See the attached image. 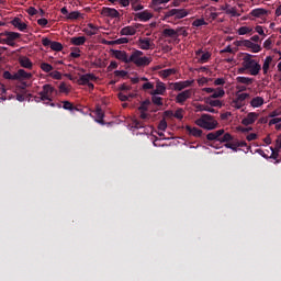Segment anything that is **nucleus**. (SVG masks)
I'll use <instances>...</instances> for the list:
<instances>
[{
	"mask_svg": "<svg viewBox=\"0 0 281 281\" xmlns=\"http://www.w3.org/2000/svg\"><path fill=\"white\" fill-rule=\"evenodd\" d=\"M54 93H58V90L50 83H45L42 87V90L38 92V95H43L44 100L52 102L54 99Z\"/></svg>",
	"mask_w": 281,
	"mask_h": 281,
	"instance_id": "39448f33",
	"label": "nucleus"
},
{
	"mask_svg": "<svg viewBox=\"0 0 281 281\" xmlns=\"http://www.w3.org/2000/svg\"><path fill=\"white\" fill-rule=\"evenodd\" d=\"M216 142H220L221 144L228 143L233 140L232 134L226 133L224 130H217L214 132Z\"/></svg>",
	"mask_w": 281,
	"mask_h": 281,
	"instance_id": "6e6552de",
	"label": "nucleus"
},
{
	"mask_svg": "<svg viewBox=\"0 0 281 281\" xmlns=\"http://www.w3.org/2000/svg\"><path fill=\"white\" fill-rule=\"evenodd\" d=\"M155 89V85L154 82L147 81L143 85V90L147 91V90H154Z\"/></svg>",
	"mask_w": 281,
	"mask_h": 281,
	"instance_id": "09e8293b",
	"label": "nucleus"
},
{
	"mask_svg": "<svg viewBox=\"0 0 281 281\" xmlns=\"http://www.w3.org/2000/svg\"><path fill=\"white\" fill-rule=\"evenodd\" d=\"M101 14L105 18H111V19L120 18L119 11L114 8H109V7H103L101 10Z\"/></svg>",
	"mask_w": 281,
	"mask_h": 281,
	"instance_id": "ddd939ff",
	"label": "nucleus"
},
{
	"mask_svg": "<svg viewBox=\"0 0 281 281\" xmlns=\"http://www.w3.org/2000/svg\"><path fill=\"white\" fill-rule=\"evenodd\" d=\"M2 77L5 80H16V74L12 75V72H10V70H4L3 74H2Z\"/></svg>",
	"mask_w": 281,
	"mask_h": 281,
	"instance_id": "a19ab883",
	"label": "nucleus"
},
{
	"mask_svg": "<svg viewBox=\"0 0 281 281\" xmlns=\"http://www.w3.org/2000/svg\"><path fill=\"white\" fill-rule=\"evenodd\" d=\"M176 33H177V38H178L179 36L188 37V35H189V33H188L186 26H178V27L176 29Z\"/></svg>",
	"mask_w": 281,
	"mask_h": 281,
	"instance_id": "4c0bfd02",
	"label": "nucleus"
},
{
	"mask_svg": "<svg viewBox=\"0 0 281 281\" xmlns=\"http://www.w3.org/2000/svg\"><path fill=\"white\" fill-rule=\"evenodd\" d=\"M195 124L206 131H214L217 128L218 123L214 116L207 113H203L201 117L196 119Z\"/></svg>",
	"mask_w": 281,
	"mask_h": 281,
	"instance_id": "7ed1b4c3",
	"label": "nucleus"
},
{
	"mask_svg": "<svg viewBox=\"0 0 281 281\" xmlns=\"http://www.w3.org/2000/svg\"><path fill=\"white\" fill-rule=\"evenodd\" d=\"M186 130L190 136L200 138L203 135L202 130H199V127H191V125H187Z\"/></svg>",
	"mask_w": 281,
	"mask_h": 281,
	"instance_id": "412c9836",
	"label": "nucleus"
},
{
	"mask_svg": "<svg viewBox=\"0 0 281 281\" xmlns=\"http://www.w3.org/2000/svg\"><path fill=\"white\" fill-rule=\"evenodd\" d=\"M11 23L20 32H25V30H27V24L22 22L20 18H14Z\"/></svg>",
	"mask_w": 281,
	"mask_h": 281,
	"instance_id": "aec40b11",
	"label": "nucleus"
},
{
	"mask_svg": "<svg viewBox=\"0 0 281 281\" xmlns=\"http://www.w3.org/2000/svg\"><path fill=\"white\" fill-rule=\"evenodd\" d=\"M145 124L143 123V121H133V127L136 128V130H139V128H144Z\"/></svg>",
	"mask_w": 281,
	"mask_h": 281,
	"instance_id": "4d7b16f0",
	"label": "nucleus"
},
{
	"mask_svg": "<svg viewBox=\"0 0 281 281\" xmlns=\"http://www.w3.org/2000/svg\"><path fill=\"white\" fill-rule=\"evenodd\" d=\"M204 25H207V22L204 21V19H195L193 22H192V26L194 27H201V26H204Z\"/></svg>",
	"mask_w": 281,
	"mask_h": 281,
	"instance_id": "79ce46f5",
	"label": "nucleus"
},
{
	"mask_svg": "<svg viewBox=\"0 0 281 281\" xmlns=\"http://www.w3.org/2000/svg\"><path fill=\"white\" fill-rule=\"evenodd\" d=\"M162 37L177 40V32H176L175 29H164L162 30Z\"/></svg>",
	"mask_w": 281,
	"mask_h": 281,
	"instance_id": "a878e982",
	"label": "nucleus"
},
{
	"mask_svg": "<svg viewBox=\"0 0 281 281\" xmlns=\"http://www.w3.org/2000/svg\"><path fill=\"white\" fill-rule=\"evenodd\" d=\"M171 0H151V4H153V7H159L161 4H167Z\"/></svg>",
	"mask_w": 281,
	"mask_h": 281,
	"instance_id": "3c124183",
	"label": "nucleus"
},
{
	"mask_svg": "<svg viewBox=\"0 0 281 281\" xmlns=\"http://www.w3.org/2000/svg\"><path fill=\"white\" fill-rule=\"evenodd\" d=\"M63 109L67 111H74L76 108L72 105L70 101H63Z\"/></svg>",
	"mask_w": 281,
	"mask_h": 281,
	"instance_id": "c03bdc74",
	"label": "nucleus"
},
{
	"mask_svg": "<svg viewBox=\"0 0 281 281\" xmlns=\"http://www.w3.org/2000/svg\"><path fill=\"white\" fill-rule=\"evenodd\" d=\"M138 46L142 50L150 49V47H151L150 38L149 37L139 38Z\"/></svg>",
	"mask_w": 281,
	"mask_h": 281,
	"instance_id": "b1692460",
	"label": "nucleus"
},
{
	"mask_svg": "<svg viewBox=\"0 0 281 281\" xmlns=\"http://www.w3.org/2000/svg\"><path fill=\"white\" fill-rule=\"evenodd\" d=\"M273 57L267 56L262 66L263 75L267 76L270 69V65L272 64Z\"/></svg>",
	"mask_w": 281,
	"mask_h": 281,
	"instance_id": "c756f323",
	"label": "nucleus"
},
{
	"mask_svg": "<svg viewBox=\"0 0 281 281\" xmlns=\"http://www.w3.org/2000/svg\"><path fill=\"white\" fill-rule=\"evenodd\" d=\"M176 72H177L176 68H167V69L161 70L160 75L162 78L166 79L172 75H176Z\"/></svg>",
	"mask_w": 281,
	"mask_h": 281,
	"instance_id": "f704fd0d",
	"label": "nucleus"
},
{
	"mask_svg": "<svg viewBox=\"0 0 281 281\" xmlns=\"http://www.w3.org/2000/svg\"><path fill=\"white\" fill-rule=\"evenodd\" d=\"M40 68L42 69V71H44L45 74H52V71H54V66L49 63L46 61H42L40 64Z\"/></svg>",
	"mask_w": 281,
	"mask_h": 281,
	"instance_id": "7c9ffc66",
	"label": "nucleus"
},
{
	"mask_svg": "<svg viewBox=\"0 0 281 281\" xmlns=\"http://www.w3.org/2000/svg\"><path fill=\"white\" fill-rule=\"evenodd\" d=\"M151 102L153 104L157 105V106H162L164 105V98L156 95V94H151Z\"/></svg>",
	"mask_w": 281,
	"mask_h": 281,
	"instance_id": "e433bc0d",
	"label": "nucleus"
},
{
	"mask_svg": "<svg viewBox=\"0 0 281 281\" xmlns=\"http://www.w3.org/2000/svg\"><path fill=\"white\" fill-rule=\"evenodd\" d=\"M166 90H167V88H166L165 83L162 81L158 80L157 85H156V89L150 90L149 94L150 95H165Z\"/></svg>",
	"mask_w": 281,
	"mask_h": 281,
	"instance_id": "4468645a",
	"label": "nucleus"
},
{
	"mask_svg": "<svg viewBox=\"0 0 281 281\" xmlns=\"http://www.w3.org/2000/svg\"><path fill=\"white\" fill-rule=\"evenodd\" d=\"M225 95V91L222 87H218L216 90L213 91L211 94V99H218Z\"/></svg>",
	"mask_w": 281,
	"mask_h": 281,
	"instance_id": "72a5a7b5",
	"label": "nucleus"
},
{
	"mask_svg": "<svg viewBox=\"0 0 281 281\" xmlns=\"http://www.w3.org/2000/svg\"><path fill=\"white\" fill-rule=\"evenodd\" d=\"M151 63V58L144 56V52L134 49L130 56L128 64H134L136 67H147Z\"/></svg>",
	"mask_w": 281,
	"mask_h": 281,
	"instance_id": "f03ea898",
	"label": "nucleus"
},
{
	"mask_svg": "<svg viewBox=\"0 0 281 281\" xmlns=\"http://www.w3.org/2000/svg\"><path fill=\"white\" fill-rule=\"evenodd\" d=\"M0 44L8 45V36H7L5 32L0 33Z\"/></svg>",
	"mask_w": 281,
	"mask_h": 281,
	"instance_id": "13d9d810",
	"label": "nucleus"
},
{
	"mask_svg": "<svg viewBox=\"0 0 281 281\" xmlns=\"http://www.w3.org/2000/svg\"><path fill=\"white\" fill-rule=\"evenodd\" d=\"M94 115H95V122L98 124H101L102 126L105 125L103 117H104V112L102 111V109L100 106H98L94 111Z\"/></svg>",
	"mask_w": 281,
	"mask_h": 281,
	"instance_id": "393cba45",
	"label": "nucleus"
},
{
	"mask_svg": "<svg viewBox=\"0 0 281 281\" xmlns=\"http://www.w3.org/2000/svg\"><path fill=\"white\" fill-rule=\"evenodd\" d=\"M176 16V9H171L165 13V20Z\"/></svg>",
	"mask_w": 281,
	"mask_h": 281,
	"instance_id": "0e129e2a",
	"label": "nucleus"
},
{
	"mask_svg": "<svg viewBox=\"0 0 281 281\" xmlns=\"http://www.w3.org/2000/svg\"><path fill=\"white\" fill-rule=\"evenodd\" d=\"M117 67H119V64L115 60H112L108 66V71L111 72L113 69H116Z\"/></svg>",
	"mask_w": 281,
	"mask_h": 281,
	"instance_id": "69168bd1",
	"label": "nucleus"
},
{
	"mask_svg": "<svg viewBox=\"0 0 281 281\" xmlns=\"http://www.w3.org/2000/svg\"><path fill=\"white\" fill-rule=\"evenodd\" d=\"M4 35H7V45L14 47V41L21 38V33L12 31H4Z\"/></svg>",
	"mask_w": 281,
	"mask_h": 281,
	"instance_id": "f8f14e48",
	"label": "nucleus"
},
{
	"mask_svg": "<svg viewBox=\"0 0 281 281\" xmlns=\"http://www.w3.org/2000/svg\"><path fill=\"white\" fill-rule=\"evenodd\" d=\"M258 113L257 112H249L247 114V116H245L241 121V124L245 125V126H249V125H252L256 120L258 119Z\"/></svg>",
	"mask_w": 281,
	"mask_h": 281,
	"instance_id": "2eb2a0df",
	"label": "nucleus"
},
{
	"mask_svg": "<svg viewBox=\"0 0 281 281\" xmlns=\"http://www.w3.org/2000/svg\"><path fill=\"white\" fill-rule=\"evenodd\" d=\"M173 116L178 120H182L183 119V109L179 108L175 113Z\"/></svg>",
	"mask_w": 281,
	"mask_h": 281,
	"instance_id": "6e6d98bb",
	"label": "nucleus"
},
{
	"mask_svg": "<svg viewBox=\"0 0 281 281\" xmlns=\"http://www.w3.org/2000/svg\"><path fill=\"white\" fill-rule=\"evenodd\" d=\"M52 43H53V41L52 40H49L48 37H43L42 38V45L44 46V47H52Z\"/></svg>",
	"mask_w": 281,
	"mask_h": 281,
	"instance_id": "bf43d9fd",
	"label": "nucleus"
},
{
	"mask_svg": "<svg viewBox=\"0 0 281 281\" xmlns=\"http://www.w3.org/2000/svg\"><path fill=\"white\" fill-rule=\"evenodd\" d=\"M59 92L60 93H66V94L69 92V88L67 87L66 82H60Z\"/></svg>",
	"mask_w": 281,
	"mask_h": 281,
	"instance_id": "864d4df0",
	"label": "nucleus"
},
{
	"mask_svg": "<svg viewBox=\"0 0 281 281\" xmlns=\"http://www.w3.org/2000/svg\"><path fill=\"white\" fill-rule=\"evenodd\" d=\"M207 103L213 106V108H222V102L221 100L216 99V100H210L207 101Z\"/></svg>",
	"mask_w": 281,
	"mask_h": 281,
	"instance_id": "8fccbe9b",
	"label": "nucleus"
},
{
	"mask_svg": "<svg viewBox=\"0 0 281 281\" xmlns=\"http://www.w3.org/2000/svg\"><path fill=\"white\" fill-rule=\"evenodd\" d=\"M49 77L55 79V80H60L61 79V74L58 70H54L49 72Z\"/></svg>",
	"mask_w": 281,
	"mask_h": 281,
	"instance_id": "de8ad7c7",
	"label": "nucleus"
},
{
	"mask_svg": "<svg viewBox=\"0 0 281 281\" xmlns=\"http://www.w3.org/2000/svg\"><path fill=\"white\" fill-rule=\"evenodd\" d=\"M97 77L94 76V74H85L81 75L79 78L80 85L86 86L88 82L90 81H95Z\"/></svg>",
	"mask_w": 281,
	"mask_h": 281,
	"instance_id": "5701e85b",
	"label": "nucleus"
},
{
	"mask_svg": "<svg viewBox=\"0 0 281 281\" xmlns=\"http://www.w3.org/2000/svg\"><path fill=\"white\" fill-rule=\"evenodd\" d=\"M211 58V53L210 52H205L202 54L201 58H200V63L201 64H205L209 61V59Z\"/></svg>",
	"mask_w": 281,
	"mask_h": 281,
	"instance_id": "49530a36",
	"label": "nucleus"
},
{
	"mask_svg": "<svg viewBox=\"0 0 281 281\" xmlns=\"http://www.w3.org/2000/svg\"><path fill=\"white\" fill-rule=\"evenodd\" d=\"M254 57L252 54L245 53L241 66L249 70L250 76H258L261 70V65L254 59Z\"/></svg>",
	"mask_w": 281,
	"mask_h": 281,
	"instance_id": "f257e3e1",
	"label": "nucleus"
},
{
	"mask_svg": "<svg viewBox=\"0 0 281 281\" xmlns=\"http://www.w3.org/2000/svg\"><path fill=\"white\" fill-rule=\"evenodd\" d=\"M48 23H49V21L45 18H41V19L37 20V24L42 27L47 26Z\"/></svg>",
	"mask_w": 281,
	"mask_h": 281,
	"instance_id": "052dcab7",
	"label": "nucleus"
},
{
	"mask_svg": "<svg viewBox=\"0 0 281 281\" xmlns=\"http://www.w3.org/2000/svg\"><path fill=\"white\" fill-rule=\"evenodd\" d=\"M83 32H85L88 36L97 35V33H98V26L93 25L92 23H89V24H88V27L83 29Z\"/></svg>",
	"mask_w": 281,
	"mask_h": 281,
	"instance_id": "c85d7f7f",
	"label": "nucleus"
},
{
	"mask_svg": "<svg viewBox=\"0 0 281 281\" xmlns=\"http://www.w3.org/2000/svg\"><path fill=\"white\" fill-rule=\"evenodd\" d=\"M225 147L228 149H232L235 153L238 151V145H237V142L234 140V136H233V140H228V143H225Z\"/></svg>",
	"mask_w": 281,
	"mask_h": 281,
	"instance_id": "c9c22d12",
	"label": "nucleus"
},
{
	"mask_svg": "<svg viewBox=\"0 0 281 281\" xmlns=\"http://www.w3.org/2000/svg\"><path fill=\"white\" fill-rule=\"evenodd\" d=\"M189 15V12L186 9H176L175 19L181 20Z\"/></svg>",
	"mask_w": 281,
	"mask_h": 281,
	"instance_id": "473e14b6",
	"label": "nucleus"
},
{
	"mask_svg": "<svg viewBox=\"0 0 281 281\" xmlns=\"http://www.w3.org/2000/svg\"><path fill=\"white\" fill-rule=\"evenodd\" d=\"M153 18V13L149 12L148 10H144L142 12H136L134 13V21H140V22H148L149 20H151Z\"/></svg>",
	"mask_w": 281,
	"mask_h": 281,
	"instance_id": "9b49d317",
	"label": "nucleus"
},
{
	"mask_svg": "<svg viewBox=\"0 0 281 281\" xmlns=\"http://www.w3.org/2000/svg\"><path fill=\"white\" fill-rule=\"evenodd\" d=\"M15 80H30L32 79V72H27L25 69H19L15 72Z\"/></svg>",
	"mask_w": 281,
	"mask_h": 281,
	"instance_id": "6ab92c4d",
	"label": "nucleus"
},
{
	"mask_svg": "<svg viewBox=\"0 0 281 281\" xmlns=\"http://www.w3.org/2000/svg\"><path fill=\"white\" fill-rule=\"evenodd\" d=\"M191 97H192V89H186L176 95V103L183 105L186 101L191 99Z\"/></svg>",
	"mask_w": 281,
	"mask_h": 281,
	"instance_id": "1a4fd4ad",
	"label": "nucleus"
},
{
	"mask_svg": "<svg viewBox=\"0 0 281 281\" xmlns=\"http://www.w3.org/2000/svg\"><path fill=\"white\" fill-rule=\"evenodd\" d=\"M194 83V80H183V81H176V82H170V87L175 91H182L189 87H191Z\"/></svg>",
	"mask_w": 281,
	"mask_h": 281,
	"instance_id": "0eeeda50",
	"label": "nucleus"
},
{
	"mask_svg": "<svg viewBox=\"0 0 281 281\" xmlns=\"http://www.w3.org/2000/svg\"><path fill=\"white\" fill-rule=\"evenodd\" d=\"M19 63H20L21 67L25 68V69H32V67L34 66V64L27 56H20Z\"/></svg>",
	"mask_w": 281,
	"mask_h": 281,
	"instance_id": "4be33fe9",
	"label": "nucleus"
},
{
	"mask_svg": "<svg viewBox=\"0 0 281 281\" xmlns=\"http://www.w3.org/2000/svg\"><path fill=\"white\" fill-rule=\"evenodd\" d=\"M237 97L233 100L232 102V106L237 109V110H240L241 108L245 106L246 104V100L249 99L250 94L247 93V92H243V93H238L236 94Z\"/></svg>",
	"mask_w": 281,
	"mask_h": 281,
	"instance_id": "423d86ee",
	"label": "nucleus"
},
{
	"mask_svg": "<svg viewBox=\"0 0 281 281\" xmlns=\"http://www.w3.org/2000/svg\"><path fill=\"white\" fill-rule=\"evenodd\" d=\"M251 31H252V29H250L248 26H240L239 30H238V34L240 36H243V35L251 33Z\"/></svg>",
	"mask_w": 281,
	"mask_h": 281,
	"instance_id": "a18cd8bd",
	"label": "nucleus"
},
{
	"mask_svg": "<svg viewBox=\"0 0 281 281\" xmlns=\"http://www.w3.org/2000/svg\"><path fill=\"white\" fill-rule=\"evenodd\" d=\"M158 130L165 132L167 130V122L165 121V119H162V121H160L159 125H158Z\"/></svg>",
	"mask_w": 281,
	"mask_h": 281,
	"instance_id": "338daca9",
	"label": "nucleus"
},
{
	"mask_svg": "<svg viewBox=\"0 0 281 281\" xmlns=\"http://www.w3.org/2000/svg\"><path fill=\"white\" fill-rule=\"evenodd\" d=\"M113 56L117 59L121 60L124 64H130V56L126 54L125 50H120V49H115L113 52Z\"/></svg>",
	"mask_w": 281,
	"mask_h": 281,
	"instance_id": "f3484780",
	"label": "nucleus"
},
{
	"mask_svg": "<svg viewBox=\"0 0 281 281\" xmlns=\"http://www.w3.org/2000/svg\"><path fill=\"white\" fill-rule=\"evenodd\" d=\"M263 103H265V99L262 97L258 95V97L252 98L250 105L252 108H260L263 105Z\"/></svg>",
	"mask_w": 281,
	"mask_h": 281,
	"instance_id": "2f4dec72",
	"label": "nucleus"
},
{
	"mask_svg": "<svg viewBox=\"0 0 281 281\" xmlns=\"http://www.w3.org/2000/svg\"><path fill=\"white\" fill-rule=\"evenodd\" d=\"M234 45L236 47H245L247 49H250V52L254 54H258L262 50L260 44H256L251 42V40H237L234 42Z\"/></svg>",
	"mask_w": 281,
	"mask_h": 281,
	"instance_id": "20e7f679",
	"label": "nucleus"
},
{
	"mask_svg": "<svg viewBox=\"0 0 281 281\" xmlns=\"http://www.w3.org/2000/svg\"><path fill=\"white\" fill-rule=\"evenodd\" d=\"M140 26V24H136V26L127 25L121 29L120 34L122 36H134L136 34V29Z\"/></svg>",
	"mask_w": 281,
	"mask_h": 281,
	"instance_id": "dca6fc26",
	"label": "nucleus"
},
{
	"mask_svg": "<svg viewBox=\"0 0 281 281\" xmlns=\"http://www.w3.org/2000/svg\"><path fill=\"white\" fill-rule=\"evenodd\" d=\"M226 13L231 14L233 18H239L240 16V14L236 11L235 8L227 9Z\"/></svg>",
	"mask_w": 281,
	"mask_h": 281,
	"instance_id": "5fc2aeb1",
	"label": "nucleus"
},
{
	"mask_svg": "<svg viewBox=\"0 0 281 281\" xmlns=\"http://www.w3.org/2000/svg\"><path fill=\"white\" fill-rule=\"evenodd\" d=\"M274 149H276L277 151H280V150H281V134H280V136H278V139L276 140V147H274Z\"/></svg>",
	"mask_w": 281,
	"mask_h": 281,
	"instance_id": "774afa93",
	"label": "nucleus"
},
{
	"mask_svg": "<svg viewBox=\"0 0 281 281\" xmlns=\"http://www.w3.org/2000/svg\"><path fill=\"white\" fill-rule=\"evenodd\" d=\"M87 38L85 36H72L70 43L75 46H82L86 43Z\"/></svg>",
	"mask_w": 281,
	"mask_h": 281,
	"instance_id": "cd10ccee",
	"label": "nucleus"
},
{
	"mask_svg": "<svg viewBox=\"0 0 281 281\" xmlns=\"http://www.w3.org/2000/svg\"><path fill=\"white\" fill-rule=\"evenodd\" d=\"M268 14H269V11L263 8H256L254 10H251V12L249 13V15L257 18V19H262L263 16H266Z\"/></svg>",
	"mask_w": 281,
	"mask_h": 281,
	"instance_id": "a211bd4d",
	"label": "nucleus"
},
{
	"mask_svg": "<svg viewBox=\"0 0 281 281\" xmlns=\"http://www.w3.org/2000/svg\"><path fill=\"white\" fill-rule=\"evenodd\" d=\"M60 13L65 15L64 19L67 21H76L81 16V13L79 11H71L69 13L66 7H63L60 9Z\"/></svg>",
	"mask_w": 281,
	"mask_h": 281,
	"instance_id": "9d476101",
	"label": "nucleus"
},
{
	"mask_svg": "<svg viewBox=\"0 0 281 281\" xmlns=\"http://www.w3.org/2000/svg\"><path fill=\"white\" fill-rule=\"evenodd\" d=\"M237 83L251 86L254 83V78L245 77V76H238L236 77Z\"/></svg>",
	"mask_w": 281,
	"mask_h": 281,
	"instance_id": "bb28decb",
	"label": "nucleus"
},
{
	"mask_svg": "<svg viewBox=\"0 0 281 281\" xmlns=\"http://www.w3.org/2000/svg\"><path fill=\"white\" fill-rule=\"evenodd\" d=\"M271 46H272V40L269 37L263 43V47L267 49V50H270L271 49Z\"/></svg>",
	"mask_w": 281,
	"mask_h": 281,
	"instance_id": "680f3d73",
	"label": "nucleus"
},
{
	"mask_svg": "<svg viewBox=\"0 0 281 281\" xmlns=\"http://www.w3.org/2000/svg\"><path fill=\"white\" fill-rule=\"evenodd\" d=\"M151 104L150 100L149 99H146L144 101H142L140 105L138 106V110L140 112H147L148 110V106Z\"/></svg>",
	"mask_w": 281,
	"mask_h": 281,
	"instance_id": "58836bf2",
	"label": "nucleus"
},
{
	"mask_svg": "<svg viewBox=\"0 0 281 281\" xmlns=\"http://www.w3.org/2000/svg\"><path fill=\"white\" fill-rule=\"evenodd\" d=\"M50 49L54 50V52H61L63 50V45H61L60 42L53 41L50 43Z\"/></svg>",
	"mask_w": 281,
	"mask_h": 281,
	"instance_id": "ea45409f",
	"label": "nucleus"
},
{
	"mask_svg": "<svg viewBox=\"0 0 281 281\" xmlns=\"http://www.w3.org/2000/svg\"><path fill=\"white\" fill-rule=\"evenodd\" d=\"M117 98H119L120 101L126 102V101H128L130 98H134V94L130 93V95H127L123 92H119Z\"/></svg>",
	"mask_w": 281,
	"mask_h": 281,
	"instance_id": "37998d69",
	"label": "nucleus"
},
{
	"mask_svg": "<svg viewBox=\"0 0 281 281\" xmlns=\"http://www.w3.org/2000/svg\"><path fill=\"white\" fill-rule=\"evenodd\" d=\"M201 111H205V112H210V113H217V110H215L214 108L212 106H209V105H201L200 108Z\"/></svg>",
	"mask_w": 281,
	"mask_h": 281,
	"instance_id": "603ef678",
	"label": "nucleus"
},
{
	"mask_svg": "<svg viewBox=\"0 0 281 281\" xmlns=\"http://www.w3.org/2000/svg\"><path fill=\"white\" fill-rule=\"evenodd\" d=\"M70 57L71 58H79L80 57V49L79 48H75L72 52H70Z\"/></svg>",
	"mask_w": 281,
	"mask_h": 281,
	"instance_id": "e2e57ef3",
	"label": "nucleus"
}]
</instances>
